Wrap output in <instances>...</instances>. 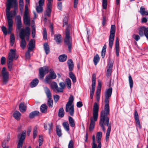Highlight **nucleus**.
<instances>
[{
    "label": "nucleus",
    "mask_w": 148,
    "mask_h": 148,
    "mask_svg": "<svg viewBox=\"0 0 148 148\" xmlns=\"http://www.w3.org/2000/svg\"><path fill=\"white\" fill-rule=\"evenodd\" d=\"M53 124L51 123H50L48 124H45L44 127L46 130H49V134H50L51 131L53 129Z\"/></svg>",
    "instance_id": "obj_17"
},
{
    "label": "nucleus",
    "mask_w": 148,
    "mask_h": 148,
    "mask_svg": "<svg viewBox=\"0 0 148 148\" xmlns=\"http://www.w3.org/2000/svg\"><path fill=\"white\" fill-rule=\"evenodd\" d=\"M44 90L45 94L48 98H51V92L50 89L47 87L44 88Z\"/></svg>",
    "instance_id": "obj_21"
},
{
    "label": "nucleus",
    "mask_w": 148,
    "mask_h": 148,
    "mask_svg": "<svg viewBox=\"0 0 148 148\" xmlns=\"http://www.w3.org/2000/svg\"><path fill=\"white\" fill-rule=\"evenodd\" d=\"M38 80L37 78H35L31 82V87L33 88L35 87L38 84Z\"/></svg>",
    "instance_id": "obj_31"
},
{
    "label": "nucleus",
    "mask_w": 148,
    "mask_h": 148,
    "mask_svg": "<svg viewBox=\"0 0 148 148\" xmlns=\"http://www.w3.org/2000/svg\"><path fill=\"white\" fill-rule=\"evenodd\" d=\"M17 23H22L21 18L20 15L17 16L16 17Z\"/></svg>",
    "instance_id": "obj_54"
},
{
    "label": "nucleus",
    "mask_w": 148,
    "mask_h": 148,
    "mask_svg": "<svg viewBox=\"0 0 148 148\" xmlns=\"http://www.w3.org/2000/svg\"><path fill=\"white\" fill-rule=\"evenodd\" d=\"M50 88L54 91H56V93H58V87L56 82H52L49 84Z\"/></svg>",
    "instance_id": "obj_15"
},
{
    "label": "nucleus",
    "mask_w": 148,
    "mask_h": 148,
    "mask_svg": "<svg viewBox=\"0 0 148 148\" xmlns=\"http://www.w3.org/2000/svg\"><path fill=\"white\" fill-rule=\"evenodd\" d=\"M95 89L92 88L91 90L90 91V98L91 99H92L93 96V94L95 92Z\"/></svg>",
    "instance_id": "obj_61"
},
{
    "label": "nucleus",
    "mask_w": 148,
    "mask_h": 148,
    "mask_svg": "<svg viewBox=\"0 0 148 148\" xmlns=\"http://www.w3.org/2000/svg\"><path fill=\"white\" fill-rule=\"evenodd\" d=\"M47 104L49 107H52L53 105V100L51 98H48Z\"/></svg>",
    "instance_id": "obj_49"
},
{
    "label": "nucleus",
    "mask_w": 148,
    "mask_h": 148,
    "mask_svg": "<svg viewBox=\"0 0 148 148\" xmlns=\"http://www.w3.org/2000/svg\"><path fill=\"white\" fill-rule=\"evenodd\" d=\"M61 131V130L57 127H56V132L57 135L59 137L61 136L62 134Z\"/></svg>",
    "instance_id": "obj_56"
},
{
    "label": "nucleus",
    "mask_w": 148,
    "mask_h": 148,
    "mask_svg": "<svg viewBox=\"0 0 148 148\" xmlns=\"http://www.w3.org/2000/svg\"><path fill=\"white\" fill-rule=\"evenodd\" d=\"M64 42L66 45L71 44L72 40L71 38H65Z\"/></svg>",
    "instance_id": "obj_45"
},
{
    "label": "nucleus",
    "mask_w": 148,
    "mask_h": 148,
    "mask_svg": "<svg viewBox=\"0 0 148 148\" xmlns=\"http://www.w3.org/2000/svg\"><path fill=\"white\" fill-rule=\"evenodd\" d=\"M3 84H5L8 82L9 76V72L6 70L5 67H3L1 71Z\"/></svg>",
    "instance_id": "obj_7"
},
{
    "label": "nucleus",
    "mask_w": 148,
    "mask_h": 148,
    "mask_svg": "<svg viewBox=\"0 0 148 148\" xmlns=\"http://www.w3.org/2000/svg\"><path fill=\"white\" fill-rule=\"evenodd\" d=\"M23 21L24 23L26 25H30V16L29 14L28 9H25L23 16Z\"/></svg>",
    "instance_id": "obj_9"
},
{
    "label": "nucleus",
    "mask_w": 148,
    "mask_h": 148,
    "mask_svg": "<svg viewBox=\"0 0 148 148\" xmlns=\"http://www.w3.org/2000/svg\"><path fill=\"white\" fill-rule=\"evenodd\" d=\"M65 111L68 112L70 115L73 116L74 112L73 105L66 104Z\"/></svg>",
    "instance_id": "obj_11"
},
{
    "label": "nucleus",
    "mask_w": 148,
    "mask_h": 148,
    "mask_svg": "<svg viewBox=\"0 0 148 148\" xmlns=\"http://www.w3.org/2000/svg\"><path fill=\"white\" fill-rule=\"evenodd\" d=\"M74 99L72 95H71L69 98V101L66 103L67 104L73 105V103Z\"/></svg>",
    "instance_id": "obj_48"
},
{
    "label": "nucleus",
    "mask_w": 148,
    "mask_h": 148,
    "mask_svg": "<svg viewBox=\"0 0 148 148\" xmlns=\"http://www.w3.org/2000/svg\"><path fill=\"white\" fill-rule=\"evenodd\" d=\"M140 12L142 15H148V11H146L145 8L143 6L140 7Z\"/></svg>",
    "instance_id": "obj_28"
},
{
    "label": "nucleus",
    "mask_w": 148,
    "mask_h": 148,
    "mask_svg": "<svg viewBox=\"0 0 148 148\" xmlns=\"http://www.w3.org/2000/svg\"><path fill=\"white\" fill-rule=\"evenodd\" d=\"M60 87H58V92H62L63 91L65 87L64 83L63 82H60L59 84Z\"/></svg>",
    "instance_id": "obj_29"
},
{
    "label": "nucleus",
    "mask_w": 148,
    "mask_h": 148,
    "mask_svg": "<svg viewBox=\"0 0 148 148\" xmlns=\"http://www.w3.org/2000/svg\"><path fill=\"white\" fill-rule=\"evenodd\" d=\"M101 85V82L99 81H98V84L97 86V89L96 91V96H100Z\"/></svg>",
    "instance_id": "obj_24"
},
{
    "label": "nucleus",
    "mask_w": 148,
    "mask_h": 148,
    "mask_svg": "<svg viewBox=\"0 0 148 148\" xmlns=\"http://www.w3.org/2000/svg\"><path fill=\"white\" fill-rule=\"evenodd\" d=\"M8 3L7 4L6 8V15L8 22V33L10 34L13 29L12 26L13 21L12 18L16 14V11H10V9L12 7L13 4L16 6L18 5L17 0H8Z\"/></svg>",
    "instance_id": "obj_2"
},
{
    "label": "nucleus",
    "mask_w": 148,
    "mask_h": 148,
    "mask_svg": "<svg viewBox=\"0 0 148 148\" xmlns=\"http://www.w3.org/2000/svg\"><path fill=\"white\" fill-rule=\"evenodd\" d=\"M100 58L98 54H97L94 57L93 62L96 65L99 62Z\"/></svg>",
    "instance_id": "obj_37"
},
{
    "label": "nucleus",
    "mask_w": 148,
    "mask_h": 148,
    "mask_svg": "<svg viewBox=\"0 0 148 148\" xmlns=\"http://www.w3.org/2000/svg\"><path fill=\"white\" fill-rule=\"evenodd\" d=\"M115 26L114 25H112L111 26L110 34L109 37H114L115 32Z\"/></svg>",
    "instance_id": "obj_20"
},
{
    "label": "nucleus",
    "mask_w": 148,
    "mask_h": 148,
    "mask_svg": "<svg viewBox=\"0 0 148 148\" xmlns=\"http://www.w3.org/2000/svg\"><path fill=\"white\" fill-rule=\"evenodd\" d=\"M25 38H21V41L20 43V46L23 49H24L26 46V43Z\"/></svg>",
    "instance_id": "obj_27"
},
{
    "label": "nucleus",
    "mask_w": 148,
    "mask_h": 148,
    "mask_svg": "<svg viewBox=\"0 0 148 148\" xmlns=\"http://www.w3.org/2000/svg\"><path fill=\"white\" fill-rule=\"evenodd\" d=\"M12 60L8 59V67L9 70L11 71L12 66Z\"/></svg>",
    "instance_id": "obj_38"
},
{
    "label": "nucleus",
    "mask_w": 148,
    "mask_h": 148,
    "mask_svg": "<svg viewBox=\"0 0 148 148\" xmlns=\"http://www.w3.org/2000/svg\"><path fill=\"white\" fill-rule=\"evenodd\" d=\"M102 135V133L101 132H99L97 133L96 138L97 139V143L98 144V148H101V140Z\"/></svg>",
    "instance_id": "obj_13"
},
{
    "label": "nucleus",
    "mask_w": 148,
    "mask_h": 148,
    "mask_svg": "<svg viewBox=\"0 0 148 148\" xmlns=\"http://www.w3.org/2000/svg\"><path fill=\"white\" fill-rule=\"evenodd\" d=\"M68 148H74V142L72 140H70L69 142Z\"/></svg>",
    "instance_id": "obj_57"
},
{
    "label": "nucleus",
    "mask_w": 148,
    "mask_h": 148,
    "mask_svg": "<svg viewBox=\"0 0 148 148\" xmlns=\"http://www.w3.org/2000/svg\"><path fill=\"white\" fill-rule=\"evenodd\" d=\"M47 106L46 104H43L40 107V111L42 113H45L47 111Z\"/></svg>",
    "instance_id": "obj_32"
},
{
    "label": "nucleus",
    "mask_w": 148,
    "mask_h": 148,
    "mask_svg": "<svg viewBox=\"0 0 148 148\" xmlns=\"http://www.w3.org/2000/svg\"><path fill=\"white\" fill-rule=\"evenodd\" d=\"M44 49L46 54H48L50 52V48L49 45L47 42L43 44Z\"/></svg>",
    "instance_id": "obj_23"
},
{
    "label": "nucleus",
    "mask_w": 148,
    "mask_h": 148,
    "mask_svg": "<svg viewBox=\"0 0 148 148\" xmlns=\"http://www.w3.org/2000/svg\"><path fill=\"white\" fill-rule=\"evenodd\" d=\"M26 133V131L25 130L23 131V132H22L19 138V140L18 143V144L23 145L24 140L25 138Z\"/></svg>",
    "instance_id": "obj_16"
},
{
    "label": "nucleus",
    "mask_w": 148,
    "mask_h": 148,
    "mask_svg": "<svg viewBox=\"0 0 148 148\" xmlns=\"http://www.w3.org/2000/svg\"><path fill=\"white\" fill-rule=\"evenodd\" d=\"M67 64L69 66V69L70 71H71L73 68V63L71 59H69L67 61Z\"/></svg>",
    "instance_id": "obj_19"
},
{
    "label": "nucleus",
    "mask_w": 148,
    "mask_h": 148,
    "mask_svg": "<svg viewBox=\"0 0 148 148\" xmlns=\"http://www.w3.org/2000/svg\"><path fill=\"white\" fill-rule=\"evenodd\" d=\"M70 27L68 26L66 28L65 31V37H70V36H72L70 35Z\"/></svg>",
    "instance_id": "obj_41"
},
{
    "label": "nucleus",
    "mask_w": 148,
    "mask_h": 148,
    "mask_svg": "<svg viewBox=\"0 0 148 148\" xmlns=\"http://www.w3.org/2000/svg\"><path fill=\"white\" fill-rule=\"evenodd\" d=\"M48 75L51 77V79H55L56 77V75L52 69H50L49 73Z\"/></svg>",
    "instance_id": "obj_30"
},
{
    "label": "nucleus",
    "mask_w": 148,
    "mask_h": 148,
    "mask_svg": "<svg viewBox=\"0 0 148 148\" xmlns=\"http://www.w3.org/2000/svg\"><path fill=\"white\" fill-rule=\"evenodd\" d=\"M60 62H63L66 60L67 58V56L66 55L63 54L61 55L58 58Z\"/></svg>",
    "instance_id": "obj_33"
},
{
    "label": "nucleus",
    "mask_w": 148,
    "mask_h": 148,
    "mask_svg": "<svg viewBox=\"0 0 148 148\" xmlns=\"http://www.w3.org/2000/svg\"><path fill=\"white\" fill-rule=\"evenodd\" d=\"M36 10L37 12L39 13L42 12L43 10L42 7L40 6H36Z\"/></svg>",
    "instance_id": "obj_52"
},
{
    "label": "nucleus",
    "mask_w": 148,
    "mask_h": 148,
    "mask_svg": "<svg viewBox=\"0 0 148 148\" xmlns=\"http://www.w3.org/2000/svg\"><path fill=\"white\" fill-rule=\"evenodd\" d=\"M48 3L47 5V9L46 13H45V15L49 17L51 15V10L52 3L53 0H47Z\"/></svg>",
    "instance_id": "obj_10"
},
{
    "label": "nucleus",
    "mask_w": 148,
    "mask_h": 148,
    "mask_svg": "<svg viewBox=\"0 0 148 148\" xmlns=\"http://www.w3.org/2000/svg\"><path fill=\"white\" fill-rule=\"evenodd\" d=\"M15 38H10V42L11 46H12L15 42Z\"/></svg>",
    "instance_id": "obj_59"
},
{
    "label": "nucleus",
    "mask_w": 148,
    "mask_h": 148,
    "mask_svg": "<svg viewBox=\"0 0 148 148\" xmlns=\"http://www.w3.org/2000/svg\"><path fill=\"white\" fill-rule=\"evenodd\" d=\"M129 82L130 84V86L131 89L133 87V81L131 75H130L129 76Z\"/></svg>",
    "instance_id": "obj_47"
},
{
    "label": "nucleus",
    "mask_w": 148,
    "mask_h": 148,
    "mask_svg": "<svg viewBox=\"0 0 148 148\" xmlns=\"http://www.w3.org/2000/svg\"><path fill=\"white\" fill-rule=\"evenodd\" d=\"M43 142V138L42 135H40L39 136L38 142L39 146H41Z\"/></svg>",
    "instance_id": "obj_55"
},
{
    "label": "nucleus",
    "mask_w": 148,
    "mask_h": 148,
    "mask_svg": "<svg viewBox=\"0 0 148 148\" xmlns=\"http://www.w3.org/2000/svg\"><path fill=\"white\" fill-rule=\"evenodd\" d=\"M37 133V128L36 127H35L34 128L33 132V137L34 138L36 137Z\"/></svg>",
    "instance_id": "obj_51"
},
{
    "label": "nucleus",
    "mask_w": 148,
    "mask_h": 148,
    "mask_svg": "<svg viewBox=\"0 0 148 148\" xmlns=\"http://www.w3.org/2000/svg\"><path fill=\"white\" fill-rule=\"evenodd\" d=\"M60 97L58 95H54L53 96V99L54 101L56 103L58 100L59 99Z\"/></svg>",
    "instance_id": "obj_60"
},
{
    "label": "nucleus",
    "mask_w": 148,
    "mask_h": 148,
    "mask_svg": "<svg viewBox=\"0 0 148 148\" xmlns=\"http://www.w3.org/2000/svg\"><path fill=\"white\" fill-rule=\"evenodd\" d=\"M145 28L144 27H141L139 28L138 33L140 36H143Z\"/></svg>",
    "instance_id": "obj_43"
},
{
    "label": "nucleus",
    "mask_w": 148,
    "mask_h": 148,
    "mask_svg": "<svg viewBox=\"0 0 148 148\" xmlns=\"http://www.w3.org/2000/svg\"><path fill=\"white\" fill-rule=\"evenodd\" d=\"M107 0H102V6L103 9H106L107 8Z\"/></svg>",
    "instance_id": "obj_50"
},
{
    "label": "nucleus",
    "mask_w": 148,
    "mask_h": 148,
    "mask_svg": "<svg viewBox=\"0 0 148 148\" xmlns=\"http://www.w3.org/2000/svg\"><path fill=\"white\" fill-rule=\"evenodd\" d=\"M62 125L65 129L67 131H69V126L68 123L66 122H64Z\"/></svg>",
    "instance_id": "obj_40"
},
{
    "label": "nucleus",
    "mask_w": 148,
    "mask_h": 148,
    "mask_svg": "<svg viewBox=\"0 0 148 148\" xmlns=\"http://www.w3.org/2000/svg\"><path fill=\"white\" fill-rule=\"evenodd\" d=\"M64 109L63 108H60L59 110L58 113V116L60 117H62L64 116Z\"/></svg>",
    "instance_id": "obj_35"
},
{
    "label": "nucleus",
    "mask_w": 148,
    "mask_h": 148,
    "mask_svg": "<svg viewBox=\"0 0 148 148\" xmlns=\"http://www.w3.org/2000/svg\"><path fill=\"white\" fill-rule=\"evenodd\" d=\"M51 77L48 75H47L45 79V82L46 83L48 84H50L51 83Z\"/></svg>",
    "instance_id": "obj_44"
},
{
    "label": "nucleus",
    "mask_w": 148,
    "mask_h": 148,
    "mask_svg": "<svg viewBox=\"0 0 148 148\" xmlns=\"http://www.w3.org/2000/svg\"><path fill=\"white\" fill-rule=\"evenodd\" d=\"M35 42L34 40L32 39L29 43V47H28V50L25 54V57L27 59L30 58V52L33 51L35 47Z\"/></svg>",
    "instance_id": "obj_6"
},
{
    "label": "nucleus",
    "mask_w": 148,
    "mask_h": 148,
    "mask_svg": "<svg viewBox=\"0 0 148 148\" xmlns=\"http://www.w3.org/2000/svg\"><path fill=\"white\" fill-rule=\"evenodd\" d=\"M49 68L48 66H45L39 69V78L40 79H43L45 74L49 71Z\"/></svg>",
    "instance_id": "obj_8"
},
{
    "label": "nucleus",
    "mask_w": 148,
    "mask_h": 148,
    "mask_svg": "<svg viewBox=\"0 0 148 148\" xmlns=\"http://www.w3.org/2000/svg\"><path fill=\"white\" fill-rule=\"evenodd\" d=\"M5 61H6V58H5V57L3 56H2L1 58V64L3 65L4 64L5 62Z\"/></svg>",
    "instance_id": "obj_62"
},
{
    "label": "nucleus",
    "mask_w": 148,
    "mask_h": 148,
    "mask_svg": "<svg viewBox=\"0 0 148 148\" xmlns=\"http://www.w3.org/2000/svg\"><path fill=\"white\" fill-rule=\"evenodd\" d=\"M58 9L60 10H62V3L61 2H59L58 3Z\"/></svg>",
    "instance_id": "obj_63"
},
{
    "label": "nucleus",
    "mask_w": 148,
    "mask_h": 148,
    "mask_svg": "<svg viewBox=\"0 0 148 148\" xmlns=\"http://www.w3.org/2000/svg\"><path fill=\"white\" fill-rule=\"evenodd\" d=\"M112 87L106 89L105 93V104L104 107H109V98L111 97L112 92Z\"/></svg>",
    "instance_id": "obj_5"
},
{
    "label": "nucleus",
    "mask_w": 148,
    "mask_h": 148,
    "mask_svg": "<svg viewBox=\"0 0 148 148\" xmlns=\"http://www.w3.org/2000/svg\"><path fill=\"white\" fill-rule=\"evenodd\" d=\"M69 76L70 78L72 79L73 83H75L76 81V78L73 73L71 72L69 73Z\"/></svg>",
    "instance_id": "obj_39"
},
{
    "label": "nucleus",
    "mask_w": 148,
    "mask_h": 148,
    "mask_svg": "<svg viewBox=\"0 0 148 148\" xmlns=\"http://www.w3.org/2000/svg\"><path fill=\"white\" fill-rule=\"evenodd\" d=\"M61 38H55L54 40L56 41L58 44H59L62 40V39Z\"/></svg>",
    "instance_id": "obj_58"
},
{
    "label": "nucleus",
    "mask_w": 148,
    "mask_h": 148,
    "mask_svg": "<svg viewBox=\"0 0 148 148\" xmlns=\"http://www.w3.org/2000/svg\"><path fill=\"white\" fill-rule=\"evenodd\" d=\"M109 113L110 107H104V109L101 112L99 122L100 126L104 132L106 131L104 125L108 127L106 136V141L109 139L111 127L112 123L111 122H109V118L108 116Z\"/></svg>",
    "instance_id": "obj_1"
},
{
    "label": "nucleus",
    "mask_w": 148,
    "mask_h": 148,
    "mask_svg": "<svg viewBox=\"0 0 148 148\" xmlns=\"http://www.w3.org/2000/svg\"><path fill=\"white\" fill-rule=\"evenodd\" d=\"M114 38H110L109 40V45L110 48H112L113 44Z\"/></svg>",
    "instance_id": "obj_53"
},
{
    "label": "nucleus",
    "mask_w": 148,
    "mask_h": 148,
    "mask_svg": "<svg viewBox=\"0 0 148 148\" xmlns=\"http://www.w3.org/2000/svg\"><path fill=\"white\" fill-rule=\"evenodd\" d=\"M19 108L20 111L22 112H24L26 110V106L25 105L23 102H21L19 106Z\"/></svg>",
    "instance_id": "obj_22"
},
{
    "label": "nucleus",
    "mask_w": 148,
    "mask_h": 148,
    "mask_svg": "<svg viewBox=\"0 0 148 148\" xmlns=\"http://www.w3.org/2000/svg\"><path fill=\"white\" fill-rule=\"evenodd\" d=\"M92 148H98V145H97V144L95 143V135H93L92 137Z\"/></svg>",
    "instance_id": "obj_36"
},
{
    "label": "nucleus",
    "mask_w": 148,
    "mask_h": 148,
    "mask_svg": "<svg viewBox=\"0 0 148 148\" xmlns=\"http://www.w3.org/2000/svg\"><path fill=\"white\" fill-rule=\"evenodd\" d=\"M22 27V23H17V30H20V37H24L25 36L29 37L30 34V29L27 27L25 29H21Z\"/></svg>",
    "instance_id": "obj_4"
},
{
    "label": "nucleus",
    "mask_w": 148,
    "mask_h": 148,
    "mask_svg": "<svg viewBox=\"0 0 148 148\" xmlns=\"http://www.w3.org/2000/svg\"><path fill=\"white\" fill-rule=\"evenodd\" d=\"M39 113V112L37 110L32 112L30 113L29 115V117L31 119L35 117L38 115Z\"/></svg>",
    "instance_id": "obj_25"
},
{
    "label": "nucleus",
    "mask_w": 148,
    "mask_h": 148,
    "mask_svg": "<svg viewBox=\"0 0 148 148\" xmlns=\"http://www.w3.org/2000/svg\"><path fill=\"white\" fill-rule=\"evenodd\" d=\"M106 45H105L103 47L101 51V57L103 58H104L105 56L106 51Z\"/></svg>",
    "instance_id": "obj_42"
},
{
    "label": "nucleus",
    "mask_w": 148,
    "mask_h": 148,
    "mask_svg": "<svg viewBox=\"0 0 148 148\" xmlns=\"http://www.w3.org/2000/svg\"><path fill=\"white\" fill-rule=\"evenodd\" d=\"M13 116L17 120H19L20 119L21 114L18 111H16L14 113Z\"/></svg>",
    "instance_id": "obj_26"
},
{
    "label": "nucleus",
    "mask_w": 148,
    "mask_h": 148,
    "mask_svg": "<svg viewBox=\"0 0 148 148\" xmlns=\"http://www.w3.org/2000/svg\"><path fill=\"white\" fill-rule=\"evenodd\" d=\"M119 42L118 38H117L116 40L115 43V51L116 56L118 57L119 56Z\"/></svg>",
    "instance_id": "obj_18"
},
{
    "label": "nucleus",
    "mask_w": 148,
    "mask_h": 148,
    "mask_svg": "<svg viewBox=\"0 0 148 148\" xmlns=\"http://www.w3.org/2000/svg\"><path fill=\"white\" fill-rule=\"evenodd\" d=\"M16 50L14 49H11L10 51L8 59L12 60L13 59H17L18 58V56L16 55Z\"/></svg>",
    "instance_id": "obj_12"
},
{
    "label": "nucleus",
    "mask_w": 148,
    "mask_h": 148,
    "mask_svg": "<svg viewBox=\"0 0 148 148\" xmlns=\"http://www.w3.org/2000/svg\"><path fill=\"white\" fill-rule=\"evenodd\" d=\"M66 82L68 88H70L71 87V81L70 79L68 78L66 79Z\"/></svg>",
    "instance_id": "obj_46"
},
{
    "label": "nucleus",
    "mask_w": 148,
    "mask_h": 148,
    "mask_svg": "<svg viewBox=\"0 0 148 148\" xmlns=\"http://www.w3.org/2000/svg\"><path fill=\"white\" fill-rule=\"evenodd\" d=\"M113 66V62L110 60L109 61L108 64V67L112 69Z\"/></svg>",
    "instance_id": "obj_64"
},
{
    "label": "nucleus",
    "mask_w": 148,
    "mask_h": 148,
    "mask_svg": "<svg viewBox=\"0 0 148 148\" xmlns=\"http://www.w3.org/2000/svg\"><path fill=\"white\" fill-rule=\"evenodd\" d=\"M134 118L136 124V126L137 127V128L140 129L141 125L139 119V116L136 110L135 111L134 113Z\"/></svg>",
    "instance_id": "obj_14"
},
{
    "label": "nucleus",
    "mask_w": 148,
    "mask_h": 148,
    "mask_svg": "<svg viewBox=\"0 0 148 148\" xmlns=\"http://www.w3.org/2000/svg\"><path fill=\"white\" fill-rule=\"evenodd\" d=\"M99 106L98 104L96 102H95L93 108V117L90 118V122L89 126V130L92 131L95 127V122L97 121L98 117V111Z\"/></svg>",
    "instance_id": "obj_3"
},
{
    "label": "nucleus",
    "mask_w": 148,
    "mask_h": 148,
    "mask_svg": "<svg viewBox=\"0 0 148 148\" xmlns=\"http://www.w3.org/2000/svg\"><path fill=\"white\" fill-rule=\"evenodd\" d=\"M69 121L70 126L72 127H74L75 125L74 120L73 119L71 116L69 117Z\"/></svg>",
    "instance_id": "obj_34"
}]
</instances>
